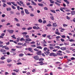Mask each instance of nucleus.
<instances>
[{
    "instance_id": "nucleus-27",
    "label": "nucleus",
    "mask_w": 75,
    "mask_h": 75,
    "mask_svg": "<svg viewBox=\"0 0 75 75\" xmlns=\"http://www.w3.org/2000/svg\"><path fill=\"white\" fill-rule=\"evenodd\" d=\"M44 60V59H43V58H40V59H39V61H43Z\"/></svg>"
},
{
    "instance_id": "nucleus-26",
    "label": "nucleus",
    "mask_w": 75,
    "mask_h": 75,
    "mask_svg": "<svg viewBox=\"0 0 75 75\" xmlns=\"http://www.w3.org/2000/svg\"><path fill=\"white\" fill-rule=\"evenodd\" d=\"M36 48L40 49H42V47L40 46H37L36 47Z\"/></svg>"
},
{
    "instance_id": "nucleus-11",
    "label": "nucleus",
    "mask_w": 75,
    "mask_h": 75,
    "mask_svg": "<svg viewBox=\"0 0 75 75\" xmlns=\"http://www.w3.org/2000/svg\"><path fill=\"white\" fill-rule=\"evenodd\" d=\"M26 41L28 42H30L32 41V40L29 38H28L26 39Z\"/></svg>"
},
{
    "instance_id": "nucleus-22",
    "label": "nucleus",
    "mask_w": 75,
    "mask_h": 75,
    "mask_svg": "<svg viewBox=\"0 0 75 75\" xmlns=\"http://www.w3.org/2000/svg\"><path fill=\"white\" fill-rule=\"evenodd\" d=\"M38 5L41 7H43V4H38Z\"/></svg>"
},
{
    "instance_id": "nucleus-19",
    "label": "nucleus",
    "mask_w": 75,
    "mask_h": 75,
    "mask_svg": "<svg viewBox=\"0 0 75 75\" xmlns=\"http://www.w3.org/2000/svg\"><path fill=\"white\" fill-rule=\"evenodd\" d=\"M28 50H29V51H30L31 52H34L32 51V49L31 48H28Z\"/></svg>"
},
{
    "instance_id": "nucleus-45",
    "label": "nucleus",
    "mask_w": 75,
    "mask_h": 75,
    "mask_svg": "<svg viewBox=\"0 0 75 75\" xmlns=\"http://www.w3.org/2000/svg\"><path fill=\"white\" fill-rule=\"evenodd\" d=\"M47 50V47H44L43 50L44 51H46Z\"/></svg>"
},
{
    "instance_id": "nucleus-54",
    "label": "nucleus",
    "mask_w": 75,
    "mask_h": 75,
    "mask_svg": "<svg viewBox=\"0 0 75 75\" xmlns=\"http://www.w3.org/2000/svg\"><path fill=\"white\" fill-rule=\"evenodd\" d=\"M5 75H9V73H8V72H5Z\"/></svg>"
},
{
    "instance_id": "nucleus-37",
    "label": "nucleus",
    "mask_w": 75,
    "mask_h": 75,
    "mask_svg": "<svg viewBox=\"0 0 75 75\" xmlns=\"http://www.w3.org/2000/svg\"><path fill=\"white\" fill-rule=\"evenodd\" d=\"M50 11L51 12H52L53 13H55V11L54 10H51Z\"/></svg>"
},
{
    "instance_id": "nucleus-10",
    "label": "nucleus",
    "mask_w": 75,
    "mask_h": 75,
    "mask_svg": "<svg viewBox=\"0 0 75 75\" xmlns=\"http://www.w3.org/2000/svg\"><path fill=\"white\" fill-rule=\"evenodd\" d=\"M25 13L27 14H30V13L28 12V10L27 9H25L24 10Z\"/></svg>"
},
{
    "instance_id": "nucleus-17",
    "label": "nucleus",
    "mask_w": 75,
    "mask_h": 75,
    "mask_svg": "<svg viewBox=\"0 0 75 75\" xmlns=\"http://www.w3.org/2000/svg\"><path fill=\"white\" fill-rule=\"evenodd\" d=\"M11 3L13 4V6H17V4H14V2H11Z\"/></svg>"
},
{
    "instance_id": "nucleus-52",
    "label": "nucleus",
    "mask_w": 75,
    "mask_h": 75,
    "mask_svg": "<svg viewBox=\"0 0 75 75\" xmlns=\"http://www.w3.org/2000/svg\"><path fill=\"white\" fill-rule=\"evenodd\" d=\"M5 35V34L4 33H2V34H1V35L2 36H4Z\"/></svg>"
},
{
    "instance_id": "nucleus-38",
    "label": "nucleus",
    "mask_w": 75,
    "mask_h": 75,
    "mask_svg": "<svg viewBox=\"0 0 75 75\" xmlns=\"http://www.w3.org/2000/svg\"><path fill=\"white\" fill-rule=\"evenodd\" d=\"M55 33L57 35H60V33L59 32H57V31H56Z\"/></svg>"
},
{
    "instance_id": "nucleus-61",
    "label": "nucleus",
    "mask_w": 75,
    "mask_h": 75,
    "mask_svg": "<svg viewBox=\"0 0 75 75\" xmlns=\"http://www.w3.org/2000/svg\"><path fill=\"white\" fill-rule=\"evenodd\" d=\"M10 13H11V14H14V13L13 11H10Z\"/></svg>"
},
{
    "instance_id": "nucleus-64",
    "label": "nucleus",
    "mask_w": 75,
    "mask_h": 75,
    "mask_svg": "<svg viewBox=\"0 0 75 75\" xmlns=\"http://www.w3.org/2000/svg\"><path fill=\"white\" fill-rule=\"evenodd\" d=\"M7 55H9L10 54V53L9 52H6Z\"/></svg>"
},
{
    "instance_id": "nucleus-48",
    "label": "nucleus",
    "mask_w": 75,
    "mask_h": 75,
    "mask_svg": "<svg viewBox=\"0 0 75 75\" xmlns=\"http://www.w3.org/2000/svg\"><path fill=\"white\" fill-rule=\"evenodd\" d=\"M30 16L32 17H33L34 16H35L33 13H30Z\"/></svg>"
},
{
    "instance_id": "nucleus-55",
    "label": "nucleus",
    "mask_w": 75,
    "mask_h": 75,
    "mask_svg": "<svg viewBox=\"0 0 75 75\" xmlns=\"http://www.w3.org/2000/svg\"><path fill=\"white\" fill-rule=\"evenodd\" d=\"M63 26L64 27H65L67 26L68 25H66V24H64L63 25Z\"/></svg>"
},
{
    "instance_id": "nucleus-9",
    "label": "nucleus",
    "mask_w": 75,
    "mask_h": 75,
    "mask_svg": "<svg viewBox=\"0 0 75 75\" xmlns=\"http://www.w3.org/2000/svg\"><path fill=\"white\" fill-rule=\"evenodd\" d=\"M60 49L63 51H64L66 50V48L65 47H60Z\"/></svg>"
},
{
    "instance_id": "nucleus-29",
    "label": "nucleus",
    "mask_w": 75,
    "mask_h": 75,
    "mask_svg": "<svg viewBox=\"0 0 75 75\" xmlns=\"http://www.w3.org/2000/svg\"><path fill=\"white\" fill-rule=\"evenodd\" d=\"M11 8L13 9H16V8L15 7V6L12 5H11Z\"/></svg>"
},
{
    "instance_id": "nucleus-6",
    "label": "nucleus",
    "mask_w": 75,
    "mask_h": 75,
    "mask_svg": "<svg viewBox=\"0 0 75 75\" xmlns=\"http://www.w3.org/2000/svg\"><path fill=\"white\" fill-rule=\"evenodd\" d=\"M42 52L41 51H38L36 53V54L38 55H40L41 54Z\"/></svg>"
},
{
    "instance_id": "nucleus-43",
    "label": "nucleus",
    "mask_w": 75,
    "mask_h": 75,
    "mask_svg": "<svg viewBox=\"0 0 75 75\" xmlns=\"http://www.w3.org/2000/svg\"><path fill=\"white\" fill-rule=\"evenodd\" d=\"M4 63V61H0V64H3Z\"/></svg>"
},
{
    "instance_id": "nucleus-7",
    "label": "nucleus",
    "mask_w": 75,
    "mask_h": 75,
    "mask_svg": "<svg viewBox=\"0 0 75 75\" xmlns=\"http://www.w3.org/2000/svg\"><path fill=\"white\" fill-rule=\"evenodd\" d=\"M52 25H53V26L54 27H57L58 26L57 25L56 23H52Z\"/></svg>"
},
{
    "instance_id": "nucleus-39",
    "label": "nucleus",
    "mask_w": 75,
    "mask_h": 75,
    "mask_svg": "<svg viewBox=\"0 0 75 75\" xmlns=\"http://www.w3.org/2000/svg\"><path fill=\"white\" fill-rule=\"evenodd\" d=\"M47 27H50L51 26V25L50 23H49L47 25Z\"/></svg>"
},
{
    "instance_id": "nucleus-46",
    "label": "nucleus",
    "mask_w": 75,
    "mask_h": 75,
    "mask_svg": "<svg viewBox=\"0 0 75 75\" xmlns=\"http://www.w3.org/2000/svg\"><path fill=\"white\" fill-rule=\"evenodd\" d=\"M17 44L18 45H22L23 44V43H21L20 42H19Z\"/></svg>"
},
{
    "instance_id": "nucleus-62",
    "label": "nucleus",
    "mask_w": 75,
    "mask_h": 75,
    "mask_svg": "<svg viewBox=\"0 0 75 75\" xmlns=\"http://www.w3.org/2000/svg\"><path fill=\"white\" fill-rule=\"evenodd\" d=\"M43 41H44V42H43V43L44 44H47V42L46 41H45V40H43Z\"/></svg>"
},
{
    "instance_id": "nucleus-56",
    "label": "nucleus",
    "mask_w": 75,
    "mask_h": 75,
    "mask_svg": "<svg viewBox=\"0 0 75 75\" xmlns=\"http://www.w3.org/2000/svg\"><path fill=\"white\" fill-rule=\"evenodd\" d=\"M60 40L62 42H64V39H63L62 38Z\"/></svg>"
},
{
    "instance_id": "nucleus-63",
    "label": "nucleus",
    "mask_w": 75,
    "mask_h": 75,
    "mask_svg": "<svg viewBox=\"0 0 75 75\" xmlns=\"http://www.w3.org/2000/svg\"><path fill=\"white\" fill-rule=\"evenodd\" d=\"M22 34L23 35L25 34L26 35L27 34V32H23L22 33Z\"/></svg>"
},
{
    "instance_id": "nucleus-1",
    "label": "nucleus",
    "mask_w": 75,
    "mask_h": 75,
    "mask_svg": "<svg viewBox=\"0 0 75 75\" xmlns=\"http://www.w3.org/2000/svg\"><path fill=\"white\" fill-rule=\"evenodd\" d=\"M0 52H1L3 53V54H6V50H4V49H1V50H0Z\"/></svg>"
},
{
    "instance_id": "nucleus-34",
    "label": "nucleus",
    "mask_w": 75,
    "mask_h": 75,
    "mask_svg": "<svg viewBox=\"0 0 75 75\" xmlns=\"http://www.w3.org/2000/svg\"><path fill=\"white\" fill-rule=\"evenodd\" d=\"M63 9L64 10V8H60V10H61V11H63V12H65V11L63 10Z\"/></svg>"
},
{
    "instance_id": "nucleus-33",
    "label": "nucleus",
    "mask_w": 75,
    "mask_h": 75,
    "mask_svg": "<svg viewBox=\"0 0 75 75\" xmlns=\"http://www.w3.org/2000/svg\"><path fill=\"white\" fill-rule=\"evenodd\" d=\"M3 6V7H5L6 6H7V5L6 4L4 3Z\"/></svg>"
},
{
    "instance_id": "nucleus-50",
    "label": "nucleus",
    "mask_w": 75,
    "mask_h": 75,
    "mask_svg": "<svg viewBox=\"0 0 75 75\" xmlns=\"http://www.w3.org/2000/svg\"><path fill=\"white\" fill-rule=\"evenodd\" d=\"M35 71V69H33V70H32V72H34Z\"/></svg>"
},
{
    "instance_id": "nucleus-4",
    "label": "nucleus",
    "mask_w": 75,
    "mask_h": 75,
    "mask_svg": "<svg viewBox=\"0 0 75 75\" xmlns=\"http://www.w3.org/2000/svg\"><path fill=\"white\" fill-rule=\"evenodd\" d=\"M33 58L36 60H38L39 59V57L38 56H34Z\"/></svg>"
},
{
    "instance_id": "nucleus-3",
    "label": "nucleus",
    "mask_w": 75,
    "mask_h": 75,
    "mask_svg": "<svg viewBox=\"0 0 75 75\" xmlns=\"http://www.w3.org/2000/svg\"><path fill=\"white\" fill-rule=\"evenodd\" d=\"M7 31L8 32H9L10 34H13V33L14 32V30H7Z\"/></svg>"
},
{
    "instance_id": "nucleus-36",
    "label": "nucleus",
    "mask_w": 75,
    "mask_h": 75,
    "mask_svg": "<svg viewBox=\"0 0 75 75\" xmlns=\"http://www.w3.org/2000/svg\"><path fill=\"white\" fill-rule=\"evenodd\" d=\"M57 55H60V56H62V54L60 53H57Z\"/></svg>"
},
{
    "instance_id": "nucleus-47",
    "label": "nucleus",
    "mask_w": 75,
    "mask_h": 75,
    "mask_svg": "<svg viewBox=\"0 0 75 75\" xmlns=\"http://www.w3.org/2000/svg\"><path fill=\"white\" fill-rule=\"evenodd\" d=\"M20 3H21V4H23V2L22 1H19Z\"/></svg>"
},
{
    "instance_id": "nucleus-40",
    "label": "nucleus",
    "mask_w": 75,
    "mask_h": 75,
    "mask_svg": "<svg viewBox=\"0 0 75 75\" xmlns=\"http://www.w3.org/2000/svg\"><path fill=\"white\" fill-rule=\"evenodd\" d=\"M55 48H57V49H59L60 48L59 46H56L55 47Z\"/></svg>"
},
{
    "instance_id": "nucleus-58",
    "label": "nucleus",
    "mask_w": 75,
    "mask_h": 75,
    "mask_svg": "<svg viewBox=\"0 0 75 75\" xmlns=\"http://www.w3.org/2000/svg\"><path fill=\"white\" fill-rule=\"evenodd\" d=\"M35 42L34 41H33L32 42H30V43L31 44H35Z\"/></svg>"
},
{
    "instance_id": "nucleus-32",
    "label": "nucleus",
    "mask_w": 75,
    "mask_h": 75,
    "mask_svg": "<svg viewBox=\"0 0 75 75\" xmlns=\"http://www.w3.org/2000/svg\"><path fill=\"white\" fill-rule=\"evenodd\" d=\"M55 4H57V5H58V6H60V4L58 3L57 2H55Z\"/></svg>"
},
{
    "instance_id": "nucleus-42",
    "label": "nucleus",
    "mask_w": 75,
    "mask_h": 75,
    "mask_svg": "<svg viewBox=\"0 0 75 75\" xmlns=\"http://www.w3.org/2000/svg\"><path fill=\"white\" fill-rule=\"evenodd\" d=\"M1 1L3 3H6V0H1Z\"/></svg>"
},
{
    "instance_id": "nucleus-16",
    "label": "nucleus",
    "mask_w": 75,
    "mask_h": 75,
    "mask_svg": "<svg viewBox=\"0 0 75 75\" xmlns=\"http://www.w3.org/2000/svg\"><path fill=\"white\" fill-rule=\"evenodd\" d=\"M31 3H32L33 5H36V4L35 3V2H34V1H31Z\"/></svg>"
},
{
    "instance_id": "nucleus-59",
    "label": "nucleus",
    "mask_w": 75,
    "mask_h": 75,
    "mask_svg": "<svg viewBox=\"0 0 75 75\" xmlns=\"http://www.w3.org/2000/svg\"><path fill=\"white\" fill-rule=\"evenodd\" d=\"M75 58L74 57H72L71 58V59L72 60H75Z\"/></svg>"
},
{
    "instance_id": "nucleus-18",
    "label": "nucleus",
    "mask_w": 75,
    "mask_h": 75,
    "mask_svg": "<svg viewBox=\"0 0 75 75\" xmlns=\"http://www.w3.org/2000/svg\"><path fill=\"white\" fill-rule=\"evenodd\" d=\"M24 55V54H23V53H21V54H19V57H22Z\"/></svg>"
},
{
    "instance_id": "nucleus-31",
    "label": "nucleus",
    "mask_w": 75,
    "mask_h": 75,
    "mask_svg": "<svg viewBox=\"0 0 75 75\" xmlns=\"http://www.w3.org/2000/svg\"><path fill=\"white\" fill-rule=\"evenodd\" d=\"M47 35L46 34H43V35H42V36L44 38H45V37H46Z\"/></svg>"
},
{
    "instance_id": "nucleus-12",
    "label": "nucleus",
    "mask_w": 75,
    "mask_h": 75,
    "mask_svg": "<svg viewBox=\"0 0 75 75\" xmlns=\"http://www.w3.org/2000/svg\"><path fill=\"white\" fill-rule=\"evenodd\" d=\"M64 1L67 4H69V2L68 1V0H64Z\"/></svg>"
},
{
    "instance_id": "nucleus-51",
    "label": "nucleus",
    "mask_w": 75,
    "mask_h": 75,
    "mask_svg": "<svg viewBox=\"0 0 75 75\" xmlns=\"http://www.w3.org/2000/svg\"><path fill=\"white\" fill-rule=\"evenodd\" d=\"M60 38H61V37L59 36H57V37H56V38L57 39H59Z\"/></svg>"
},
{
    "instance_id": "nucleus-14",
    "label": "nucleus",
    "mask_w": 75,
    "mask_h": 75,
    "mask_svg": "<svg viewBox=\"0 0 75 75\" xmlns=\"http://www.w3.org/2000/svg\"><path fill=\"white\" fill-rule=\"evenodd\" d=\"M40 65H42L43 64H45L43 63V62L42 61H41L40 62Z\"/></svg>"
},
{
    "instance_id": "nucleus-23",
    "label": "nucleus",
    "mask_w": 75,
    "mask_h": 75,
    "mask_svg": "<svg viewBox=\"0 0 75 75\" xmlns=\"http://www.w3.org/2000/svg\"><path fill=\"white\" fill-rule=\"evenodd\" d=\"M11 8L8 7L6 9V10L8 11H11Z\"/></svg>"
},
{
    "instance_id": "nucleus-2",
    "label": "nucleus",
    "mask_w": 75,
    "mask_h": 75,
    "mask_svg": "<svg viewBox=\"0 0 75 75\" xmlns=\"http://www.w3.org/2000/svg\"><path fill=\"white\" fill-rule=\"evenodd\" d=\"M50 56H53V57H57V54L54 53H51L50 54H49Z\"/></svg>"
},
{
    "instance_id": "nucleus-57",
    "label": "nucleus",
    "mask_w": 75,
    "mask_h": 75,
    "mask_svg": "<svg viewBox=\"0 0 75 75\" xmlns=\"http://www.w3.org/2000/svg\"><path fill=\"white\" fill-rule=\"evenodd\" d=\"M5 50H9V47H6L5 48Z\"/></svg>"
},
{
    "instance_id": "nucleus-30",
    "label": "nucleus",
    "mask_w": 75,
    "mask_h": 75,
    "mask_svg": "<svg viewBox=\"0 0 75 75\" xmlns=\"http://www.w3.org/2000/svg\"><path fill=\"white\" fill-rule=\"evenodd\" d=\"M38 22L40 23H42V19H40L38 20Z\"/></svg>"
},
{
    "instance_id": "nucleus-41",
    "label": "nucleus",
    "mask_w": 75,
    "mask_h": 75,
    "mask_svg": "<svg viewBox=\"0 0 75 75\" xmlns=\"http://www.w3.org/2000/svg\"><path fill=\"white\" fill-rule=\"evenodd\" d=\"M1 59H2V60H4V59H5V58L4 57H1Z\"/></svg>"
},
{
    "instance_id": "nucleus-49",
    "label": "nucleus",
    "mask_w": 75,
    "mask_h": 75,
    "mask_svg": "<svg viewBox=\"0 0 75 75\" xmlns=\"http://www.w3.org/2000/svg\"><path fill=\"white\" fill-rule=\"evenodd\" d=\"M32 27H29V28H28L27 29V30H31L32 29Z\"/></svg>"
},
{
    "instance_id": "nucleus-21",
    "label": "nucleus",
    "mask_w": 75,
    "mask_h": 75,
    "mask_svg": "<svg viewBox=\"0 0 75 75\" xmlns=\"http://www.w3.org/2000/svg\"><path fill=\"white\" fill-rule=\"evenodd\" d=\"M49 48H50V50H53L54 49V48L52 46H49Z\"/></svg>"
},
{
    "instance_id": "nucleus-25",
    "label": "nucleus",
    "mask_w": 75,
    "mask_h": 75,
    "mask_svg": "<svg viewBox=\"0 0 75 75\" xmlns=\"http://www.w3.org/2000/svg\"><path fill=\"white\" fill-rule=\"evenodd\" d=\"M20 41H25V40L23 38H21V39H20Z\"/></svg>"
},
{
    "instance_id": "nucleus-35",
    "label": "nucleus",
    "mask_w": 75,
    "mask_h": 75,
    "mask_svg": "<svg viewBox=\"0 0 75 75\" xmlns=\"http://www.w3.org/2000/svg\"><path fill=\"white\" fill-rule=\"evenodd\" d=\"M50 18L51 19V20H54V18L53 16H51V17H50Z\"/></svg>"
},
{
    "instance_id": "nucleus-5",
    "label": "nucleus",
    "mask_w": 75,
    "mask_h": 75,
    "mask_svg": "<svg viewBox=\"0 0 75 75\" xmlns=\"http://www.w3.org/2000/svg\"><path fill=\"white\" fill-rule=\"evenodd\" d=\"M6 61L8 63H10L12 61V60L11 59L8 58L7 59Z\"/></svg>"
},
{
    "instance_id": "nucleus-28",
    "label": "nucleus",
    "mask_w": 75,
    "mask_h": 75,
    "mask_svg": "<svg viewBox=\"0 0 75 75\" xmlns=\"http://www.w3.org/2000/svg\"><path fill=\"white\" fill-rule=\"evenodd\" d=\"M21 13L22 15H23L24 14V11L23 10H22L21 12Z\"/></svg>"
},
{
    "instance_id": "nucleus-20",
    "label": "nucleus",
    "mask_w": 75,
    "mask_h": 75,
    "mask_svg": "<svg viewBox=\"0 0 75 75\" xmlns=\"http://www.w3.org/2000/svg\"><path fill=\"white\" fill-rule=\"evenodd\" d=\"M13 71H16V72H19V69H14L13 70Z\"/></svg>"
},
{
    "instance_id": "nucleus-15",
    "label": "nucleus",
    "mask_w": 75,
    "mask_h": 75,
    "mask_svg": "<svg viewBox=\"0 0 75 75\" xmlns=\"http://www.w3.org/2000/svg\"><path fill=\"white\" fill-rule=\"evenodd\" d=\"M72 15H75V11H71V13Z\"/></svg>"
},
{
    "instance_id": "nucleus-8",
    "label": "nucleus",
    "mask_w": 75,
    "mask_h": 75,
    "mask_svg": "<svg viewBox=\"0 0 75 75\" xmlns=\"http://www.w3.org/2000/svg\"><path fill=\"white\" fill-rule=\"evenodd\" d=\"M50 53V52L48 51H47L44 52V54H45L47 56H48L49 54Z\"/></svg>"
},
{
    "instance_id": "nucleus-24",
    "label": "nucleus",
    "mask_w": 75,
    "mask_h": 75,
    "mask_svg": "<svg viewBox=\"0 0 75 75\" xmlns=\"http://www.w3.org/2000/svg\"><path fill=\"white\" fill-rule=\"evenodd\" d=\"M16 50V49H12L11 50V52H13V51H14Z\"/></svg>"
},
{
    "instance_id": "nucleus-44",
    "label": "nucleus",
    "mask_w": 75,
    "mask_h": 75,
    "mask_svg": "<svg viewBox=\"0 0 75 75\" xmlns=\"http://www.w3.org/2000/svg\"><path fill=\"white\" fill-rule=\"evenodd\" d=\"M14 19L15 20H16V22H18L19 21V20L17 18H14Z\"/></svg>"
},
{
    "instance_id": "nucleus-60",
    "label": "nucleus",
    "mask_w": 75,
    "mask_h": 75,
    "mask_svg": "<svg viewBox=\"0 0 75 75\" xmlns=\"http://www.w3.org/2000/svg\"><path fill=\"white\" fill-rule=\"evenodd\" d=\"M50 2L51 3H52V4H54V1H50Z\"/></svg>"
},
{
    "instance_id": "nucleus-53",
    "label": "nucleus",
    "mask_w": 75,
    "mask_h": 75,
    "mask_svg": "<svg viewBox=\"0 0 75 75\" xmlns=\"http://www.w3.org/2000/svg\"><path fill=\"white\" fill-rule=\"evenodd\" d=\"M12 65L11 64H7V66H8V67H11Z\"/></svg>"
},
{
    "instance_id": "nucleus-13",
    "label": "nucleus",
    "mask_w": 75,
    "mask_h": 75,
    "mask_svg": "<svg viewBox=\"0 0 75 75\" xmlns=\"http://www.w3.org/2000/svg\"><path fill=\"white\" fill-rule=\"evenodd\" d=\"M68 40L70 42H75V40H73V39H69L68 40Z\"/></svg>"
}]
</instances>
